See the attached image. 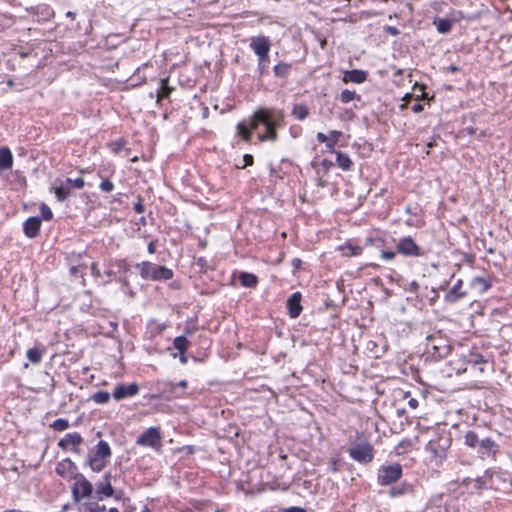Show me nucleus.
Returning a JSON list of instances; mask_svg holds the SVG:
<instances>
[{"instance_id":"f257e3e1","label":"nucleus","mask_w":512,"mask_h":512,"mask_svg":"<svg viewBox=\"0 0 512 512\" xmlns=\"http://www.w3.org/2000/svg\"><path fill=\"white\" fill-rule=\"evenodd\" d=\"M257 119L265 127V133L259 135L261 141H276V130L284 125V114L277 109L260 108Z\"/></svg>"},{"instance_id":"f03ea898","label":"nucleus","mask_w":512,"mask_h":512,"mask_svg":"<svg viewBox=\"0 0 512 512\" xmlns=\"http://www.w3.org/2000/svg\"><path fill=\"white\" fill-rule=\"evenodd\" d=\"M425 346L426 352L438 359L446 357L451 350L449 339L439 331L426 337Z\"/></svg>"},{"instance_id":"7ed1b4c3","label":"nucleus","mask_w":512,"mask_h":512,"mask_svg":"<svg viewBox=\"0 0 512 512\" xmlns=\"http://www.w3.org/2000/svg\"><path fill=\"white\" fill-rule=\"evenodd\" d=\"M465 364L463 368H458L457 373H467L475 380H478L485 372L487 362L479 353L469 352L462 356Z\"/></svg>"},{"instance_id":"20e7f679","label":"nucleus","mask_w":512,"mask_h":512,"mask_svg":"<svg viewBox=\"0 0 512 512\" xmlns=\"http://www.w3.org/2000/svg\"><path fill=\"white\" fill-rule=\"evenodd\" d=\"M451 445V439L447 435H438L431 439L426 445V451L430 454V459L436 465H440L446 458L447 450Z\"/></svg>"},{"instance_id":"39448f33","label":"nucleus","mask_w":512,"mask_h":512,"mask_svg":"<svg viewBox=\"0 0 512 512\" xmlns=\"http://www.w3.org/2000/svg\"><path fill=\"white\" fill-rule=\"evenodd\" d=\"M271 47L270 39L267 36L259 35L252 37L250 48L258 57V66L261 73L266 69L269 61V51Z\"/></svg>"},{"instance_id":"423d86ee","label":"nucleus","mask_w":512,"mask_h":512,"mask_svg":"<svg viewBox=\"0 0 512 512\" xmlns=\"http://www.w3.org/2000/svg\"><path fill=\"white\" fill-rule=\"evenodd\" d=\"M137 268L140 269V274L143 279L150 280H169L173 277L171 269L157 265L151 262H142L137 264Z\"/></svg>"},{"instance_id":"0eeeda50","label":"nucleus","mask_w":512,"mask_h":512,"mask_svg":"<svg viewBox=\"0 0 512 512\" xmlns=\"http://www.w3.org/2000/svg\"><path fill=\"white\" fill-rule=\"evenodd\" d=\"M397 252L408 257H420L424 255L423 249L410 237L405 236L399 239L396 244Z\"/></svg>"},{"instance_id":"6e6552de","label":"nucleus","mask_w":512,"mask_h":512,"mask_svg":"<svg viewBox=\"0 0 512 512\" xmlns=\"http://www.w3.org/2000/svg\"><path fill=\"white\" fill-rule=\"evenodd\" d=\"M348 452L351 458L360 463H368L373 459V448L367 442L352 445Z\"/></svg>"},{"instance_id":"1a4fd4ad","label":"nucleus","mask_w":512,"mask_h":512,"mask_svg":"<svg viewBox=\"0 0 512 512\" xmlns=\"http://www.w3.org/2000/svg\"><path fill=\"white\" fill-rule=\"evenodd\" d=\"M93 491V486L90 481H88L82 474H78L75 477V482L72 487L73 497L75 501H79L83 498H88L91 496Z\"/></svg>"},{"instance_id":"9d476101","label":"nucleus","mask_w":512,"mask_h":512,"mask_svg":"<svg viewBox=\"0 0 512 512\" xmlns=\"http://www.w3.org/2000/svg\"><path fill=\"white\" fill-rule=\"evenodd\" d=\"M402 475V467L399 464L382 467L378 473V482L381 485H389L396 482Z\"/></svg>"},{"instance_id":"9b49d317","label":"nucleus","mask_w":512,"mask_h":512,"mask_svg":"<svg viewBox=\"0 0 512 512\" xmlns=\"http://www.w3.org/2000/svg\"><path fill=\"white\" fill-rule=\"evenodd\" d=\"M137 444L159 449L161 446V434L158 428L150 427L137 439Z\"/></svg>"},{"instance_id":"f8f14e48","label":"nucleus","mask_w":512,"mask_h":512,"mask_svg":"<svg viewBox=\"0 0 512 512\" xmlns=\"http://www.w3.org/2000/svg\"><path fill=\"white\" fill-rule=\"evenodd\" d=\"M139 391V387L136 383H131L129 385H118L113 393V397L115 400L119 401L126 397H132L136 395Z\"/></svg>"},{"instance_id":"ddd939ff","label":"nucleus","mask_w":512,"mask_h":512,"mask_svg":"<svg viewBox=\"0 0 512 512\" xmlns=\"http://www.w3.org/2000/svg\"><path fill=\"white\" fill-rule=\"evenodd\" d=\"M82 443V437L79 433L73 432L67 434L64 438H62L58 445L62 449H72L74 452L78 451V446Z\"/></svg>"},{"instance_id":"4468645a","label":"nucleus","mask_w":512,"mask_h":512,"mask_svg":"<svg viewBox=\"0 0 512 512\" xmlns=\"http://www.w3.org/2000/svg\"><path fill=\"white\" fill-rule=\"evenodd\" d=\"M302 295L300 292H294L287 300L288 313L291 318H297L302 312Z\"/></svg>"},{"instance_id":"2eb2a0df","label":"nucleus","mask_w":512,"mask_h":512,"mask_svg":"<svg viewBox=\"0 0 512 512\" xmlns=\"http://www.w3.org/2000/svg\"><path fill=\"white\" fill-rule=\"evenodd\" d=\"M41 220L38 217H30L23 224V230L27 237L34 238L40 230Z\"/></svg>"},{"instance_id":"dca6fc26","label":"nucleus","mask_w":512,"mask_h":512,"mask_svg":"<svg viewBox=\"0 0 512 512\" xmlns=\"http://www.w3.org/2000/svg\"><path fill=\"white\" fill-rule=\"evenodd\" d=\"M114 489L110 483V475H105V483H99L96 487V499L102 500L104 497L113 495Z\"/></svg>"},{"instance_id":"f3484780","label":"nucleus","mask_w":512,"mask_h":512,"mask_svg":"<svg viewBox=\"0 0 512 512\" xmlns=\"http://www.w3.org/2000/svg\"><path fill=\"white\" fill-rule=\"evenodd\" d=\"M366 78H367V73L365 71L355 69V70L346 71L344 73L343 82L344 83L353 82V83L360 84V83H363L366 80Z\"/></svg>"},{"instance_id":"a211bd4d","label":"nucleus","mask_w":512,"mask_h":512,"mask_svg":"<svg viewBox=\"0 0 512 512\" xmlns=\"http://www.w3.org/2000/svg\"><path fill=\"white\" fill-rule=\"evenodd\" d=\"M462 280L458 279L456 283L452 286L449 292L446 295V300L448 302H455L466 296L465 291H461Z\"/></svg>"},{"instance_id":"6ab92c4d","label":"nucleus","mask_w":512,"mask_h":512,"mask_svg":"<svg viewBox=\"0 0 512 512\" xmlns=\"http://www.w3.org/2000/svg\"><path fill=\"white\" fill-rule=\"evenodd\" d=\"M75 465L70 459H64L56 466V473L62 477H67L74 473Z\"/></svg>"},{"instance_id":"aec40b11","label":"nucleus","mask_w":512,"mask_h":512,"mask_svg":"<svg viewBox=\"0 0 512 512\" xmlns=\"http://www.w3.org/2000/svg\"><path fill=\"white\" fill-rule=\"evenodd\" d=\"M13 165V156L9 148L0 147V170L10 169Z\"/></svg>"},{"instance_id":"412c9836","label":"nucleus","mask_w":512,"mask_h":512,"mask_svg":"<svg viewBox=\"0 0 512 512\" xmlns=\"http://www.w3.org/2000/svg\"><path fill=\"white\" fill-rule=\"evenodd\" d=\"M471 287L479 294L486 292L491 287V282L484 277H474L471 280Z\"/></svg>"},{"instance_id":"4be33fe9","label":"nucleus","mask_w":512,"mask_h":512,"mask_svg":"<svg viewBox=\"0 0 512 512\" xmlns=\"http://www.w3.org/2000/svg\"><path fill=\"white\" fill-rule=\"evenodd\" d=\"M336 163L341 169L345 171L349 170L352 166V161L350 157L347 154L340 151L336 153Z\"/></svg>"},{"instance_id":"5701e85b","label":"nucleus","mask_w":512,"mask_h":512,"mask_svg":"<svg viewBox=\"0 0 512 512\" xmlns=\"http://www.w3.org/2000/svg\"><path fill=\"white\" fill-rule=\"evenodd\" d=\"M173 88L168 85V78H164L160 80V88L157 92V102H160L161 99L167 98Z\"/></svg>"},{"instance_id":"b1692460","label":"nucleus","mask_w":512,"mask_h":512,"mask_svg":"<svg viewBox=\"0 0 512 512\" xmlns=\"http://www.w3.org/2000/svg\"><path fill=\"white\" fill-rule=\"evenodd\" d=\"M89 465L93 471L99 472L106 466V459L93 454L89 458Z\"/></svg>"},{"instance_id":"393cba45","label":"nucleus","mask_w":512,"mask_h":512,"mask_svg":"<svg viewBox=\"0 0 512 512\" xmlns=\"http://www.w3.org/2000/svg\"><path fill=\"white\" fill-rule=\"evenodd\" d=\"M94 454L104 459L109 458L111 455V450L108 443L104 440L99 441L96 446V452Z\"/></svg>"},{"instance_id":"a878e982","label":"nucleus","mask_w":512,"mask_h":512,"mask_svg":"<svg viewBox=\"0 0 512 512\" xmlns=\"http://www.w3.org/2000/svg\"><path fill=\"white\" fill-rule=\"evenodd\" d=\"M240 283L245 287H254L257 284V277L252 273H241L239 276Z\"/></svg>"},{"instance_id":"bb28decb","label":"nucleus","mask_w":512,"mask_h":512,"mask_svg":"<svg viewBox=\"0 0 512 512\" xmlns=\"http://www.w3.org/2000/svg\"><path fill=\"white\" fill-rule=\"evenodd\" d=\"M44 350L39 348H31L27 351V358L29 361L33 364L40 363L42 356H43Z\"/></svg>"},{"instance_id":"cd10ccee","label":"nucleus","mask_w":512,"mask_h":512,"mask_svg":"<svg viewBox=\"0 0 512 512\" xmlns=\"http://www.w3.org/2000/svg\"><path fill=\"white\" fill-rule=\"evenodd\" d=\"M340 250L343 252L344 256H358L362 252V248L360 246H354L352 244L340 246Z\"/></svg>"},{"instance_id":"c85d7f7f","label":"nucleus","mask_w":512,"mask_h":512,"mask_svg":"<svg viewBox=\"0 0 512 512\" xmlns=\"http://www.w3.org/2000/svg\"><path fill=\"white\" fill-rule=\"evenodd\" d=\"M189 344H190V342L186 339L185 336H178L173 341V345H174L175 349H177L180 352V354H182V355L187 350Z\"/></svg>"},{"instance_id":"c756f323","label":"nucleus","mask_w":512,"mask_h":512,"mask_svg":"<svg viewBox=\"0 0 512 512\" xmlns=\"http://www.w3.org/2000/svg\"><path fill=\"white\" fill-rule=\"evenodd\" d=\"M309 114L308 108L305 105H295L292 110V115L298 120H304Z\"/></svg>"},{"instance_id":"7c9ffc66","label":"nucleus","mask_w":512,"mask_h":512,"mask_svg":"<svg viewBox=\"0 0 512 512\" xmlns=\"http://www.w3.org/2000/svg\"><path fill=\"white\" fill-rule=\"evenodd\" d=\"M80 512H103L104 506H100L97 503L89 502L84 503L79 507Z\"/></svg>"},{"instance_id":"2f4dec72","label":"nucleus","mask_w":512,"mask_h":512,"mask_svg":"<svg viewBox=\"0 0 512 512\" xmlns=\"http://www.w3.org/2000/svg\"><path fill=\"white\" fill-rule=\"evenodd\" d=\"M53 189H54L56 198L59 201H64L69 196V192H70L69 187H65V186L61 185V186H55Z\"/></svg>"},{"instance_id":"473e14b6","label":"nucleus","mask_w":512,"mask_h":512,"mask_svg":"<svg viewBox=\"0 0 512 512\" xmlns=\"http://www.w3.org/2000/svg\"><path fill=\"white\" fill-rule=\"evenodd\" d=\"M91 399L98 404H105L110 399V394L106 391H98L94 393Z\"/></svg>"},{"instance_id":"72a5a7b5","label":"nucleus","mask_w":512,"mask_h":512,"mask_svg":"<svg viewBox=\"0 0 512 512\" xmlns=\"http://www.w3.org/2000/svg\"><path fill=\"white\" fill-rule=\"evenodd\" d=\"M237 133L239 136H241L243 138V140H245L246 142L250 141V138H251V130H249V128L244 124V123H239L237 125Z\"/></svg>"},{"instance_id":"f704fd0d","label":"nucleus","mask_w":512,"mask_h":512,"mask_svg":"<svg viewBox=\"0 0 512 512\" xmlns=\"http://www.w3.org/2000/svg\"><path fill=\"white\" fill-rule=\"evenodd\" d=\"M355 98H360L359 96L356 95V93L354 91H350V90H343L340 94V100L342 103H349L351 102L352 100H354Z\"/></svg>"},{"instance_id":"c9c22d12","label":"nucleus","mask_w":512,"mask_h":512,"mask_svg":"<svg viewBox=\"0 0 512 512\" xmlns=\"http://www.w3.org/2000/svg\"><path fill=\"white\" fill-rule=\"evenodd\" d=\"M478 442H479L478 436L475 432L468 431L465 434V444L466 445H468L470 447H475Z\"/></svg>"},{"instance_id":"e433bc0d","label":"nucleus","mask_w":512,"mask_h":512,"mask_svg":"<svg viewBox=\"0 0 512 512\" xmlns=\"http://www.w3.org/2000/svg\"><path fill=\"white\" fill-rule=\"evenodd\" d=\"M330 134H331V138L329 139V141L327 143V148L329 149V151H332L335 144L337 143L339 137L342 136V132L333 130V131H331Z\"/></svg>"},{"instance_id":"4c0bfd02","label":"nucleus","mask_w":512,"mask_h":512,"mask_svg":"<svg viewBox=\"0 0 512 512\" xmlns=\"http://www.w3.org/2000/svg\"><path fill=\"white\" fill-rule=\"evenodd\" d=\"M52 427L57 431H64L69 427V422L66 419H56Z\"/></svg>"},{"instance_id":"58836bf2","label":"nucleus","mask_w":512,"mask_h":512,"mask_svg":"<svg viewBox=\"0 0 512 512\" xmlns=\"http://www.w3.org/2000/svg\"><path fill=\"white\" fill-rule=\"evenodd\" d=\"M177 387L186 388L187 387V381L186 380H181L177 384H174V383L166 384V390L171 392V393H175V390H176Z\"/></svg>"},{"instance_id":"ea45409f","label":"nucleus","mask_w":512,"mask_h":512,"mask_svg":"<svg viewBox=\"0 0 512 512\" xmlns=\"http://www.w3.org/2000/svg\"><path fill=\"white\" fill-rule=\"evenodd\" d=\"M437 29L440 33H447L451 29V23L448 20H440Z\"/></svg>"},{"instance_id":"a19ab883","label":"nucleus","mask_w":512,"mask_h":512,"mask_svg":"<svg viewBox=\"0 0 512 512\" xmlns=\"http://www.w3.org/2000/svg\"><path fill=\"white\" fill-rule=\"evenodd\" d=\"M288 69H289V66L287 64L280 63L274 67V73L277 76H283L287 73Z\"/></svg>"},{"instance_id":"79ce46f5","label":"nucleus","mask_w":512,"mask_h":512,"mask_svg":"<svg viewBox=\"0 0 512 512\" xmlns=\"http://www.w3.org/2000/svg\"><path fill=\"white\" fill-rule=\"evenodd\" d=\"M66 183L68 185H73L77 189H82L84 187V179L83 178H76L75 180H72L71 178L66 179Z\"/></svg>"},{"instance_id":"37998d69","label":"nucleus","mask_w":512,"mask_h":512,"mask_svg":"<svg viewBox=\"0 0 512 512\" xmlns=\"http://www.w3.org/2000/svg\"><path fill=\"white\" fill-rule=\"evenodd\" d=\"M40 210H41V214L45 220L52 219L53 213H52L51 209L46 204H44V203L41 204Z\"/></svg>"},{"instance_id":"c03bdc74","label":"nucleus","mask_w":512,"mask_h":512,"mask_svg":"<svg viewBox=\"0 0 512 512\" xmlns=\"http://www.w3.org/2000/svg\"><path fill=\"white\" fill-rule=\"evenodd\" d=\"M495 444L490 438H485L480 441V447L486 451H491L494 448Z\"/></svg>"},{"instance_id":"a18cd8bd","label":"nucleus","mask_w":512,"mask_h":512,"mask_svg":"<svg viewBox=\"0 0 512 512\" xmlns=\"http://www.w3.org/2000/svg\"><path fill=\"white\" fill-rule=\"evenodd\" d=\"M114 188L113 183L110 180H103L100 184V189L103 192H111Z\"/></svg>"},{"instance_id":"49530a36","label":"nucleus","mask_w":512,"mask_h":512,"mask_svg":"<svg viewBox=\"0 0 512 512\" xmlns=\"http://www.w3.org/2000/svg\"><path fill=\"white\" fill-rule=\"evenodd\" d=\"M260 124V121H258L257 119V111L253 114V116L250 118V123H249V130L254 131L255 129H257L258 125Z\"/></svg>"},{"instance_id":"de8ad7c7","label":"nucleus","mask_w":512,"mask_h":512,"mask_svg":"<svg viewBox=\"0 0 512 512\" xmlns=\"http://www.w3.org/2000/svg\"><path fill=\"white\" fill-rule=\"evenodd\" d=\"M380 256L384 260H393L395 258V256H396V252H394V251H382Z\"/></svg>"},{"instance_id":"09e8293b","label":"nucleus","mask_w":512,"mask_h":512,"mask_svg":"<svg viewBox=\"0 0 512 512\" xmlns=\"http://www.w3.org/2000/svg\"><path fill=\"white\" fill-rule=\"evenodd\" d=\"M317 140L320 142V143H328L329 141V138L322 132H318L317 133Z\"/></svg>"},{"instance_id":"8fccbe9b","label":"nucleus","mask_w":512,"mask_h":512,"mask_svg":"<svg viewBox=\"0 0 512 512\" xmlns=\"http://www.w3.org/2000/svg\"><path fill=\"white\" fill-rule=\"evenodd\" d=\"M243 160H244V166H249V165L253 164V156L252 155H249V154L244 155Z\"/></svg>"},{"instance_id":"3c124183","label":"nucleus","mask_w":512,"mask_h":512,"mask_svg":"<svg viewBox=\"0 0 512 512\" xmlns=\"http://www.w3.org/2000/svg\"><path fill=\"white\" fill-rule=\"evenodd\" d=\"M282 512H307V511L300 507H290V508L283 509Z\"/></svg>"},{"instance_id":"603ef678","label":"nucleus","mask_w":512,"mask_h":512,"mask_svg":"<svg viewBox=\"0 0 512 512\" xmlns=\"http://www.w3.org/2000/svg\"><path fill=\"white\" fill-rule=\"evenodd\" d=\"M338 465H339V460L338 459H333L330 462V469H331V471L337 472L338 471Z\"/></svg>"},{"instance_id":"864d4df0","label":"nucleus","mask_w":512,"mask_h":512,"mask_svg":"<svg viewBox=\"0 0 512 512\" xmlns=\"http://www.w3.org/2000/svg\"><path fill=\"white\" fill-rule=\"evenodd\" d=\"M134 209L137 213H142L144 211V206L143 204L141 203V201H138L135 206H134Z\"/></svg>"},{"instance_id":"5fc2aeb1","label":"nucleus","mask_w":512,"mask_h":512,"mask_svg":"<svg viewBox=\"0 0 512 512\" xmlns=\"http://www.w3.org/2000/svg\"><path fill=\"white\" fill-rule=\"evenodd\" d=\"M412 111L415 112V113H420L421 111H423V105L417 103L415 105L412 106Z\"/></svg>"},{"instance_id":"6e6d98bb","label":"nucleus","mask_w":512,"mask_h":512,"mask_svg":"<svg viewBox=\"0 0 512 512\" xmlns=\"http://www.w3.org/2000/svg\"><path fill=\"white\" fill-rule=\"evenodd\" d=\"M475 487H476L477 489H482V488H484V487H485V483H484L481 479H477V480L475 481Z\"/></svg>"},{"instance_id":"4d7b16f0","label":"nucleus","mask_w":512,"mask_h":512,"mask_svg":"<svg viewBox=\"0 0 512 512\" xmlns=\"http://www.w3.org/2000/svg\"><path fill=\"white\" fill-rule=\"evenodd\" d=\"M408 405L411 407V408H416L418 406V401L414 398H411L409 401H408Z\"/></svg>"},{"instance_id":"13d9d810","label":"nucleus","mask_w":512,"mask_h":512,"mask_svg":"<svg viewBox=\"0 0 512 512\" xmlns=\"http://www.w3.org/2000/svg\"><path fill=\"white\" fill-rule=\"evenodd\" d=\"M301 260L299 258H295L293 259L292 261V264L294 266L295 269H298L300 266H301Z\"/></svg>"},{"instance_id":"bf43d9fd","label":"nucleus","mask_w":512,"mask_h":512,"mask_svg":"<svg viewBox=\"0 0 512 512\" xmlns=\"http://www.w3.org/2000/svg\"><path fill=\"white\" fill-rule=\"evenodd\" d=\"M388 32L390 34H392V35H397L398 34V30L395 27H388Z\"/></svg>"},{"instance_id":"052dcab7","label":"nucleus","mask_w":512,"mask_h":512,"mask_svg":"<svg viewBox=\"0 0 512 512\" xmlns=\"http://www.w3.org/2000/svg\"><path fill=\"white\" fill-rule=\"evenodd\" d=\"M148 251H149V253H154L155 252V244L153 242L149 243Z\"/></svg>"},{"instance_id":"680f3d73","label":"nucleus","mask_w":512,"mask_h":512,"mask_svg":"<svg viewBox=\"0 0 512 512\" xmlns=\"http://www.w3.org/2000/svg\"><path fill=\"white\" fill-rule=\"evenodd\" d=\"M197 264L201 267H204L205 266V259L204 258H198L197 260Z\"/></svg>"},{"instance_id":"e2e57ef3","label":"nucleus","mask_w":512,"mask_h":512,"mask_svg":"<svg viewBox=\"0 0 512 512\" xmlns=\"http://www.w3.org/2000/svg\"><path fill=\"white\" fill-rule=\"evenodd\" d=\"M103 512H119V511L116 508H110L108 511H106V509L104 508Z\"/></svg>"},{"instance_id":"0e129e2a","label":"nucleus","mask_w":512,"mask_h":512,"mask_svg":"<svg viewBox=\"0 0 512 512\" xmlns=\"http://www.w3.org/2000/svg\"><path fill=\"white\" fill-rule=\"evenodd\" d=\"M449 70H450V71H452V72H455V71H457V70H458V68H457L456 66H451V67L449 68Z\"/></svg>"},{"instance_id":"69168bd1","label":"nucleus","mask_w":512,"mask_h":512,"mask_svg":"<svg viewBox=\"0 0 512 512\" xmlns=\"http://www.w3.org/2000/svg\"><path fill=\"white\" fill-rule=\"evenodd\" d=\"M76 271H77L76 267H74V266H73V267H71V273H72V274H75V273H76Z\"/></svg>"},{"instance_id":"338daca9","label":"nucleus","mask_w":512,"mask_h":512,"mask_svg":"<svg viewBox=\"0 0 512 512\" xmlns=\"http://www.w3.org/2000/svg\"><path fill=\"white\" fill-rule=\"evenodd\" d=\"M181 361H182L183 363H185V362H186V358H185L184 354H183V355L181 354Z\"/></svg>"},{"instance_id":"774afa93","label":"nucleus","mask_w":512,"mask_h":512,"mask_svg":"<svg viewBox=\"0 0 512 512\" xmlns=\"http://www.w3.org/2000/svg\"><path fill=\"white\" fill-rule=\"evenodd\" d=\"M143 512H150V510L147 507H145Z\"/></svg>"}]
</instances>
